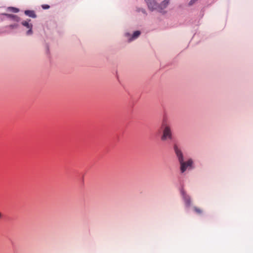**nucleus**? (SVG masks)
Segmentation results:
<instances>
[{
    "instance_id": "f8f14e48",
    "label": "nucleus",
    "mask_w": 253,
    "mask_h": 253,
    "mask_svg": "<svg viewBox=\"0 0 253 253\" xmlns=\"http://www.w3.org/2000/svg\"><path fill=\"white\" fill-rule=\"evenodd\" d=\"M10 8L11 9H12V12H15V13H17L19 11V9L18 8H14V7H10Z\"/></svg>"
},
{
    "instance_id": "9b49d317",
    "label": "nucleus",
    "mask_w": 253,
    "mask_h": 253,
    "mask_svg": "<svg viewBox=\"0 0 253 253\" xmlns=\"http://www.w3.org/2000/svg\"><path fill=\"white\" fill-rule=\"evenodd\" d=\"M42 7L44 9H47L49 8L50 6L48 4H42Z\"/></svg>"
},
{
    "instance_id": "ddd939ff",
    "label": "nucleus",
    "mask_w": 253,
    "mask_h": 253,
    "mask_svg": "<svg viewBox=\"0 0 253 253\" xmlns=\"http://www.w3.org/2000/svg\"><path fill=\"white\" fill-rule=\"evenodd\" d=\"M16 26H17V25H10V27L12 28H14V27H16Z\"/></svg>"
},
{
    "instance_id": "1a4fd4ad",
    "label": "nucleus",
    "mask_w": 253,
    "mask_h": 253,
    "mask_svg": "<svg viewBox=\"0 0 253 253\" xmlns=\"http://www.w3.org/2000/svg\"><path fill=\"white\" fill-rule=\"evenodd\" d=\"M140 35V32L139 31H135L133 35H132V36L131 37V39L129 40V41H131L136 38H137Z\"/></svg>"
},
{
    "instance_id": "39448f33",
    "label": "nucleus",
    "mask_w": 253,
    "mask_h": 253,
    "mask_svg": "<svg viewBox=\"0 0 253 253\" xmlns=\"http://www.w3.org/2000/svg\"><path fill=\"white\" fill-rule=\"evenodd\" d=\"M169 2V0H163L161 3V4H158V8L157 9L159 11L162 12L163 9H165L167 7V6L168 5Z\"/></svg>"
},
{
    "instance_id": "f257e3e1",
    "label": "nucleus",
    "mask_w": 253,
    "mask_h": 253,
    "mask_svg": "<svg viewBox=\"0 0 253 253\" xmlns=\"http://www.w3.org/2000/svg\"><path fill=\"white\" fill-rule=\"evenodd\" d=\"M174 152L180 165V170L182 173L184 172L189 167H191L193 164L192 159L188 160L187 162H184V158L182 152L176 144L173 146Z\"/></svg>"
},
{
    "instance_id": "4468645a",
    "label": "nucleus",
    "mask_w": 253,
    "mask_h": 253,
    "mask_svg": "<svg viewBox=\"0 0 253 253\" xmlns=\"http://www.w3.org/2000/svg\"><path fill=\"white\" fill-rule=\"evenodd\" d=\"M2 213L0 212V219L2 217Z\"/></svg>"
},
{
    "instance_id": "423d86ee",
    "label": "nucleus",
    "mask_w": 253,
    "mask_h": 253,
    "mask_svg": "<svg viewBox=\"0 0 253 253\" xmlns=\"http://www.w3.org/2000/svg\"><path fill=\"white\" fill-rule=\"evenodd\" d=\"M3 15L6 16L7 17L11 19V20L14 21H19L20 20V18L18 16L15 15L13 14H7V13H3Z\"/></svg>"
},
{
    "instance_id": "f03ea898",
    "label": "nucleus",
    "mask_w": 253,
    "mask_h": 253,
    "mask_svg": "<svg viewBox=\"0 0 253 253\" xmlns=\"http://www.w3.org/2000/svg\"><path fill=\"white\" fill-rule=\"evenodd\" d=\"M164 129L163 130V134L161 136L162 141H166L167 140H171L172 138V134L170 126L167 125H164Z\"/></svg>"
},
{
    "instance_id": "9d476101",
    "label": "nucleus",
    "mask_w": 253,
    "mask_h": 253,
    "mask_svg": "<svg viewBox=\"0 0 253 253\" xmlns=\"http://www.w3.org/2000/svg\"><path fill=\"white\" fill-rule=\"evenodd\" d=\"M194 210L198 214H201L202 213V210L201 209H200L199 208L195 207H194Z\"/></svg>"
},
{
    "instance_id": "7ed1b4c3",
    "label": "nucleus",
    "mask_w": 253,
    "mask_h": 253,
    "mask_svg": "<svg viewBox=\"0 0 253 253\" xmlns=\"http://www.w3.org/2000/svg\"><path fill=\"white\" fill-rule=\"evenodd\" d=\"M147 4L148 8L151 10L157 9L158 8V3L155 0H145Z\"/></svg>"
},
{
    "instance_id": "6e6552de",
    "label": "nucleus",
    "mask_w": 253,
    "mask_h": 253,
    "mask_svg": "<svg viewBox=\"0 0 253 253\" xmlns=\"http://www.w3.org/2000/svg\"><path fill=\"white\" fill-rule=\"evenodd\" d=\"M24 13L26 15L32 18H36L37 17L35 12L33 10H25Z\"/></svg>"
},
{
    "instance_id": "20e7f679",
    "label": "nucleus",
    "mask_w": 253,
    "mask_h": 253,
    "mask_svg": "<svg viewBox=\"0 0 253 253\" xmlns=\"http://www.w3.org/2000/svg\"><path fill=\"white\" fill-rule=\"evenodd\" d=\"M31 20L29 19L28 21H24L22 22V24L25 26L27 28L29 29V30L27 32V34L29 35L32 34V24H30L29 23V21H30Z\"/></svg>"
},
{
    "instance_id": "0eeeda50",
    "label": "nucleus",
    "mask_w": 253,
    "mask_h": 253,
    "mask_svg": "<svg viewBox=\"0 0 253 253\" xmlns=\"http://www.w3.org/2000/svg\"><path fill=\"white\" fill-rule=\"evenodd\" d=\"M182 194H183V199H184V200L185 201L186 205L187 206H189L191 204V200H190V198L189 196L186 195L184 193H183Z\"/></svg>"
}]
</instances>
